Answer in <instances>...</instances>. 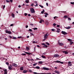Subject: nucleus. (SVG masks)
<instances>
[{
	"label": "nucleus",
	"mask_w": 74,
	"mask_h": 74,
	"mask_svg": "<svg viewBox=\"0 0 74 74\" xmlns=\"http://www.w3.org/2000/svg\"><path fill=\"white\" fill-rule=\"evenodd\" d=\"M41 57L42 58H43L44 59H45V58H46V57H45V56L43 55Z\"/></svg>",
	"instance_id": "20"
},
{
	"label": "nucleus",
	"mask_w": 74,
	"mask_h": 74,
	"mask_svg": "<svg viewBox=\"0 0 74 74\" xmlns=\"http://www.w3.org/2000/svg\"><path fill=\"white\" fill-rule=\"evenodd\" d=\"M32 43H33V44H35V43H36V42L35 41H33L32 42Z\"/></svg>",
	"instance_id": "51"
},
{
	"label": "nucleus",
	"mask_w": 74,
	"mask_h": 74,
	"mask_svg": "<svg viewBox=\"0 0 74 74\" xmlns=\"http://www.w3.org/2000/svg\"><path fill=\"white\" fill-rule=\"evenodd\" d=\"M30 34H31V35H32V36H34V34H33L32 33H30Z\"/></svg>",
	"instance_id": "60"
},
{
	"label": "nucleus",
	"mask_w": 74,
	"mask_h": 74,
	"mask_svg": "<svg viewBox=\"0 0 74 74\" xmlns=\"http://www.w3.org/2000/svg\"><path fill=\"white\" fill-rule=\"evenodd\" d=\"M33 5H34V4L33 3H32L31 4V6H33Z\"/></svg>",
	"instance_id": "56"
},
{
	"label": "nucleus",
	"mask_w": 74,
	"mask_h": 74,
	"mask_svg": "<svg viewBox=\"0 0 74 74\" xmlns=\"http://www.w3.org/2000/svg\"><path fill=\"white\" fill-rule=\"evenodd\" d=\"M63 18H68V16L67 15L64 16Z\"/></svg>",
	"instance_id": "19"
},
{
	"label": "nucleus",
	"mask_w": 74,
	"mask_h": 74,
	"mask_svg": "<svg viewBox=\"0 0 74 74\" xmlns=\"http://www.w3.org/2000/svg\"><path fill=\"white\" fill-rule=\"evenodd\" d=\"M60 29H57V30L56 31V32H57V33H60Z\"/></svg>",
	"instance_id": "14"
},
{
	"label": "nucleus",
	"mask_w": 74,
	"mask_h": 74,
	"mask_svg": "<svg viewBox=\"0 0 74 74\" xmlns=\"http://www.w3.org/2000/svg\"><path fill=\"white\" fill-rule=\"evenodd\" d=\"M15 63L12 64V66H14H14H15Z\"/></svg>",
	"instance_id": "45"
},
{
	"label": "nucleus",
	"mask_w": 74,
	"mask_h": 74,
	"mask_svg": "<svg viewBox=\"0 0 74 74\" xmlns=\"http://www.w3.org/2000/svg\"><path fill=\"white\" fill-rule=\"evenodd\" d=\"M37 64V63H36L33 64V66H36Z\"/></svg>",
	"instance_id": "22"
},
{
	"label": "nucleus",
	"mask_w": 74,
	"mask_h": 74,
	"mask_svg": "<svg viewBox=\"0 0 74 74\" xmlns=\"http://www.w3.org/2000/svg\"><path fill=\"white\" fill-rule=\"evenodd\" d=\"M25 53H26V54H27V55H30V54H31L32 53H29V52H26L25 51H23Z\"/></svg>",
	"instance_id": "13"
},
{
	"label": "nucleus",
	"mask_w": 74,
	"mask_h": 74,
	"mask_svg": "<svg viewBox=\"0 0 74 74\" xmlns=\"http://www.w3.org/2000/svg\"><path fill=\"white\" fill-rule=\"evenodd\" d=\"M3 71L4 72V74H7V70L6 69H5L3 70Z\"/></svg>",
	"instance_id": "8"
},
{
	"label": "nucleus",
	"mask_w": 74,
	"mask_h": 74,
	"mask_svg": "<svg viewBox=\"0 0 74 74\" xmlns=\"http://www.w3.org/2000/svg\"><path fill=\"white\" fill-rule=\"evenodd\" d=\"M13 68L12 66L11 65H10L8 66V69L9 70H12Z\"/></svg>",
	"instance_id": "3"
},
{
	"label": "nucleus",
	"mask_w": 74,
	"mask_h": 74,
	"mask_svg": "<svg viewBox=\"0 0 74 74\" xmlns=\"http://www.w3.org/2000/svg\"><path fill=\"white\" fill-rule=\"evenodd\" d=\"M30 10L31 13H32V14H34V13H35V11L33 8H31L30 9Z\"/></svg>",
	"instance_id": "1"
},
{
	"label": "nucleus",
	"mask_w": 74,
	"mask_h": 74,
	"mask_svg": "<svg viewBox=\"0 0 74 74\" xmlns=\"http://www.w3.org/2000/svg\"><path fill=\"white\" fill-rule=\"evenodd\" d=\"M8 32H9L8 31L6 30L5 31V33H8Z\"/></svg>",
	"instance_id": "37"
},
{
	"label": "nucleus",
	"mask_w": 74,
	"mask_h": 74,
	"mask_svg": "<svg viewBox=\"0 0 74 74\" xmlns=\"http://www.w3.org/2000/svg\"><path fill=\"white\" fill-rule=\"evenodd\" d=\"M29 72L32 73V70H29Z\"/></svg>",
	"instance_id": "39"
},
{
	"label": "nucleus",
	"mask_w": 74,
	"mask_h": 74,
	"mask_svg": "<svg viewBox=\"0 0 74 74\" xmlns=\"http://www.w3.org/2000/svg\"><path fill=\"white\" fill-rule=\"evenodd\" d=\"M38 63H39V64H42V61H39L38 62Z\"/></svg>",
	"instance_id": "25"
},
{
	"label": "nucleus",
	"mask_w": 74,
	"mask_h": 74,
	"mask_svg": "<svg viewBox=\"0 0 74 74\" xmlns=\"http://www.w3.org/2000/svg\"><path fill=\"white\" fill-rule=\"evenodd\" d=\"M57 27H60V25H58L57 26Z\"/></svg>",
	"instance_id": "52"
},
{
	"label": "nucleus",
	"mask_w": 74,
	"mask_h": 74,
	"mask_svg": "<svg viewBox=\"0 0 74 74\" xmlns=\"http://www.w3.org/2000/svg\"><path fill=\"white\" fill-rule=\"evenodd\" d=\"M42 45L45 46H44V48H47V47H48V46L46 44H44V43H42Z\"/></svg>",
	"instance_id": "7"
},
{
	"label": "nucleus",
	"mask_w": 74,
	"mask_h": 74,
	"mask_svg": "<svg viewBox=\"0 0 74 74\" xmlns=\"http://www.w3.org/2000/svg\"><path fill=\"white\" fill-rule=\"evenodd\" d=\"M61 33H62V34H64V35L67 34V33L66 32L64 31H62Z\"/></svg>",
	"instance_id": "6"
},
{
	"label": "nucleus",
	"mask_w": 74,
	"mask_h": 74,
	"mask_svg": "<svg viewBox=\"0 0 74 74\" xmlns=\"http://www.w3.org/2000/svg\"><path fill=\"white\" fill-rule=\"evenodd\" d=\"M62 52H63V53H65V55L66 54H68V53H69V52H67V51H62Z\"/></svg>",
	"instance_id": "11"
},
{
	"label": "nucleus",
	"mask_w": 74,
	"mask_h": 74,
	"mask_svg": "<svg viewBox=\"0 0 74 74\" xmlns=\"http://www.w3.org/2000/svg\"><path fill=\"white\" fill-rule=\"evenodd\" d=\"M54 30H55L53 29H51V31H52V32H54Z\"/></svg>",
	"instance_id": "58"
},
{
	"label": "nucleus",
	"mask_w": 74,
	"mask_h": 74,
	"mask_svg": "<svg viewBox=\"0 0 74 74\" xmlns=\"http://www.w3.org/2000/svg\"><path fill=\"white\" fill-rule=\"evenodd\" d=\"M14 25L13 24H12L10 25V26H13V25Z\"/></svg>",
	"instance_id": "59"
},
{
	"label": "nucleus",
	"mask_w": 74,
	"mask_h": 74,
	"mask_svg": "<svg viewBox=\"0 0 74 74\" xmlns=\"http://www.w3.org/2000/svg\"><path fill=\"white\" fill-rule=\"evenodd\" d=\"M18 38H22V36H18Z\"/></svg>",
	"instance_id": "49"
},
{
	"label": "nucleus",
	"mask_w": 74,
	"mask_h": 74,
	"mask_svg": "<svg viewBox=\"0 0 74 74\" xmlns=\"http://www.w3.org/2000/svg\"><path fill=\"white\" fill-rule=\"evenodd\" d=\"M53 26H56V23H54L53 24Z\"/></svg>",
	"instance_id": "42"
},
{
	"label": "nucleus",
	"mask_w": 74,
	"mask_h": 74,
	"mask_svg": "<svg viewBox=\"0 0 74 74\" xmlns=\"http://www.w3.org/2000/svg\"><path fill=\"white\" fill-rule=\"evenodd\" d=\"M24 15L25 16H27V13H25Z\"/></svg>",
	"instance_id": "41"
},
{
	"label": "nucleus",
	"mask_w": 74,
	"mask_h": 74,
	"mask_svg": "<svg viewBox=\"0 0 74 74\" xmlns=\"http://www.w3.org/2000/svg\"><path fill=\"white\" fill-rule=\"evenodd\" d=\"M17 64H15L14 65V67H17Z\"/></svg>",
	"instance_id": "43"
},
{
	"label": "nucleus",
	"mask_w": 74,
	"mask_h": 74,
	"mask_svg": "<svg viewBox=\"0 0 74 74\" xmlns=\"http://www.w3.org/2000/svg\"><path fill=\"white\" fill-rule=\"evenodd\" d=\"M39 23H42V21L41 20V19H40V21L39 22Z\"/></svg>",
	"instance_id": "36"
},
{
	"label": "nucleus",
	"mask_w": 74,
	"mask_h": 74,
	"mask_svg": "<svg viewBox=\"0 0 74 74\" xmlns=\"http://www.w3.org/2000/svg\"><path fill=\"white\" fill-rule=\"evenodd\" d=\"M25 1L26 3H29V0H26Z\"/></svg>",
	"instance_id": "24"
},
{
	"label": "nucleus",
	"mask_w": 74,
	"mask_h": 74,
	"mask_svg": "<svg viewBox=\"0 0 74 74\" xmlns=\"http://www.w3.org/2000/svg\"><path fill=\"white\" fill-rule=\"evenodd\" d=\"M54 72L56 73L57 74H60V72H59V71H57L56 70V71H55Z\"/></svg>",
	"instance_id": "12"
},
{
	"label": "nucleus",
	"mask_w": 74,
	"mask_h": 74,
	"mask_svg": "<svg viewBox=\"0 0 74 74\" xmlns=\"http://www.w3.org/2000/svg\"><path fill=\"white\" fill-rule=\"evenodd\" d=\"M59 45H60V46H64V44L62 43H61L59 44Z\"/></svg>",
	"instance_id": "16"
},
{
	"label": "nucleus",
	"mask_w": 74,
	"mask_h": 74,
	"mask_svg": "<svg viewBox=\"0 0 74 74\" xmlns=\"http://www.w3.org/2000/svg\"><path fill=\"white\" fill-rule=\"evenodd\" d=\"M71 4H73V5H74V2H71Z\"/></svg>",
	"instance_id": "35"
},
{
	"label": "nucleus",
	"mask_w": 74,
	"mask_h": 74,
	"mask_svg": "<svg viewBox=\"0 0 74 74\" xmlns=\"http://www.w3.org/2000/svg\"><path fill=\"white\" fill-rule=\"evenodd\" d=\"M35 7H37L38 6V4L37 3H36V5H35Z\"/></svg>",
	"instance_id": "55"
},
{
	"label": "nucleus",
	"mask_w": 74,
	"mask_h": 74,
	"mask_svg": "<svg viewBox=\"0 0 74 74\" xmlns=\"http://www.w3.org/2000/svg\"><path fill=\"white\" fill-rule=\"evenodd\" d=\"M41 20L42 21V22H44V21L42 19H41Z\"/></svg>",
	"instance_id": "54"
},
{
	"label": "nucleus",
	"mask_w": 74,
	"mask_h": 74,
	"mask_svg": "<svg viewBox=\"0 0 74 74\" xmlns=\"http://www.w3.org/2000/svg\"><path fill=\"white\" fill-rule=\"evenodd\" d=\"M39 6L40 7H41V8H44V6H42L41 5H39Z\"/></svg>",
	"instance_id": "32"
},
{
	"label": "nucleus",
	"mask_w": 74,
	"mask_h": 74,
	"mask_svg": "<svg viewBox=\"0 0 74 74\" xmlns=\"http://www.w3.org/2000/svg\"><path fill=\"white\" fill-rule=\"evenodd\" d=\"M48 36H49V34L48 33H47L45 35L44 37H45V38H47Z\"/></svg>",
	"instance_id": "5"
},
{
	"label": "nucleus",
	"mask_w": 74,
	"mask_h": 74,
	"mask_svg": "<svg viewBox=\"0 0 74 74\" xmlns=\"http://www.w3.org/2000/svg\"><path fill=\"white\" fill-rule=\"evenodd\" d=\"M59 56V55L58 54H55L54 56V57L55 58H58Z\"/></svg>",
	"instance_id": "9"
},
{
	"label": "nucleus",
	"mask_w": 74,
	"mask_h": 74,
	"mask_svg": "<svg viewBox=\"0 0 74 74\" xmlns=\"http://www.w3.org/2000/svg\"><path fill=\"white\" fill-rule=\"evenodd\" d=\"M45 39H44L43 40V41H45V40H46V39H47V38H45V37H44Z\"/></svg>",
	"instance_id": "46"
},
{
	"label": "nucleus",
	"mask_w": 74,
	"mask_h": 74,
	"mask_svg": "<svg viewBox=\"0 0 74 74\" xmlns=\"http://www.w3.org/2000/svg\"><path fill=\"white\" fill-rule=\"evenodd\" d=\"M33 68H35V69H40V68L39 67V66H36L35 67H33Z\"/></svg>",
	"instance_id": "10"
},
{
	"label": "nucleus",
	"mask_w": 74,
	"mask_h": 74,
	"mask_svg": "<svg viewBox=\"0 0 74 74\" xmlns=\"http://www.w3.org/2000/svg\"><path fill=\"white\" fill-rule=\"evenodd\" d=\"M6 2H8V3H10V1L8 0H6Z\"/></svg>",
	"instance_id": "47"
},
{
	"label": "nucleus",
	"mask_w": 74,
	"mask_h": 74,
	"mask_svg": "<svg viewBox=\"0 0 74 74\" xmlns=\"http://www.w3.org/2000/svg\"><path fill=\"white\" fill-rule=\"evenodd\" d=\"M20 70H23V67H21L20 68Z\"/></svg>",
	"instance_id": "21"
},
{
	"label": "nucleus",
	"mask_w": 74,
	"mask_h": 74,
	"mask_svg": "<svg viewBox=\"0 0 74 74\" xmlns=\"http://www.w3.org/2000/svg\"><path fill=\"white\" fill-rule=\"evenodd\" d=\"M26 27V28H27V27H28V25H26V27Z\"/></svg>",
	"instance_id": "63"
},
{
	"label": "nucleus",
	"mask_w": 74,
	"mask_h": 74,
	"mask_svg": "<svg viewBox=\"0 0 74 74\" xmlns=\"http://www.w3.org/2000/svg\"><path fill=\"white\" fill-rule=\"evenodd\" d=\"M23 72V73H27V70H24Z\"/></svg>",
	"instance_id": "15"
},
{
	"label": "nucleus",
	"mask_w": 74,
	"mask_h": 74,
	"mask_svg": "<svg viewBox=\"0 0 74 74\" xmlns=\"http://www.w3.org/2000/svg\"><path fill=\"white\" fill-rule=\"evenodd\" d=\"M12 16L13 18H14V17H15V15H14V13L12 14Z\"/></svg>",
	"instance_id": "18"
},
{
	"label": "nucleus",
	"mask_w": 74,
	"mask_h": 74,
	"mask_svg": "<svg viewBox=\"0 0 74 74\" xmlns=\"http://www.w3.org/2000/svg\"><path fill=\"white\" fill-rule=\"evenodd\" d=\"M65 29H70V28H71V27H65Z\"/></svg>",
	"instance_id": "17"
},
{
	"label": "nucleus",
	"mask_w": 74,
	"mask_h": 74,
	"mask_svg": "<svg viewBox=\"0 0 74 74\" xmlns=\"http://www.w3.org/2000/svg\"><path fill=\"white\" fill-rule=\"evenodd\" d=\"M41 69L42 70H49V68L45 67H43L42 68H41Z\"/></svg>",
	"instance_id": "2"
},
{
	"label": "nucleus",
	"mask_w": 74,
	"mask_h": 74,
	"mask_svg": "<svg viewBox=\"0 0 74 74\" xmlns=\"http://www.w3.org/2000/svg\"><path fill=\"white\" fill-rule=\"evenodd\" d=\"M44 12H43V11H42V12H41V14H44Z\"/></svg>",
	"instance_id": "64"
},
{
	"label": "nucleus",
	"mask_w": 74,
	"mask_h": 74,
	"mask_svg": "<svg viewBox=\"0 0 74 74\" xmlns=\"http://www.w3.org/2000/svg\"><path fill=\"white\" fill-rule=\"evenodd\" d=\"M6 64H7L8 66L9 65V63L8 62H6Z\"/></svg>",
	"instance_id": "33"
},
{
	"label": "nucleus",
	"mask_w": 74,
	"mask_h": 74,
	"mask_svg": "<svg viewBox=\"0 0 74 74\" xmlns=\"http://www.w3.org/2000/svg\"><path fill=\"white\" fill-rule=\"evenodd\" d=\"M33 73H34V74H37V73L36 72H33Z\"/></svg>",
	"instance_id": "57"
},
{
	"label": "nucleus",
	"mask_w": 74,
	"mask_h": 74,
	"mask_svg": "<svg viewBox=\"0 0 74 74\" xmlns=\"http://www.w3.org/2000/svg\"><path fill=\"white\" fill-rule=\"evenodd\" d=\"M29 30L30 32H32V30L31 29H29Z\"/></svg>",
	"instance_id": "44"
},
{
	"label": "nucleus",
	"mask_w": 74,
	"mask_h": 74,
	"mask_svg": "<svg viewBox=\"0 0 74 74\" xmlns=\"http://www.w3.org/2000/svg\"><path fill=\"white\" fill-rule=\"evenodd\" d=\"M8 34H11V31H8Z\"/></svg>",
	"instance_id": "34"
},
{
	"label": "nucleus",
	"mask_w": 74,
	"mask_h": 74,
	"mask_svg": "<svg viewBox=\"0 0 74 74\" xmlns=\"http://www.w3.org/2000/svg\"><path fill=\"white\" fill-rule=\"evenodd\" d=\"M68 41H71V39H68Z\"/></svg>",
	"instance_id": "48"
},
{
	"label": "nucleus",
	"mask_w": 74,
	"mask_h": 74,
	"mask_svg": "<svg viewBox=\"0 0 74 74\" xmlns=\"http://www.w3.org/2000/svg\"><path fill=\"white\" fill-rule=\"evenodd\" d=\"M54 62H56V63H61V64H63V62H62L60 61L57 60Z\"/></svg>",
	"instance_id": "4"
},
{
	"label": "nucleus",
	"mask_w": 74,
	"mask_h": 74,
	"mask_svg": "<svg viewBox=\"0 0 74 74\" xmlns=\"http://www.w3.org/2000/svg\"><path fill=\"white\" fill-rule=\"evenodd\" d=\"M33 29L34 30H37L38 29L37 28H33Z\"/></svg>",
	"instance_id": "30"
},
{
	"label": "nucleus",
	"mask_w": 74,
	"mask_h": 74,
	"mask_svg": "<svg viewBox=\"0 0 74 74\" xmlns=\"http://www.w3.org/2000/svg\"><path fill=\"white\" fill-rule=\"evenodd\" d=\"M73 42L71 41L70 42V44H71V45H72V44H73Z\"/></svg>",
	"instance_id": "28"
},
{
	"label": "nucleus",
	"mask_w": 74,
	"mask_h": 74,
	"mask_svg": "<svg viewBox=\"0 0 74 74\" xmlns=\"http://www.w3.org/2000/svg\"><path fill=\"white\" fill-rule=\"evenodd\" d=\"M26 49L27 50H29V49H30L29 47H26Z\"/></svg>",
	"instance_id": "23"
},
{
	"label": "nucleus",
	"mask_w": 74,
	"mask_h": 74,
	"mask_svg": "<svg viewBox=\"0 0 74 74\" xmlns=\"http://www.w3.org/2000/svg\"><path fill=\"white\" fill-rule=\"evenodd\" d=\"M46 44H47L48 45H50V44L48 42H46Z\"/></svg>",
	"instance_id": "29"
},
{
	"label": "nucleus",
	"mask_w": 74,
	"mask_h": 74,
	"mask_svg": "<svg viewBox=\"0 0 74 74\" xmlns=\"http://www.w3.org/2000/svg\"><path fill=\"white\" fill-rule=\"evenodd\" d=\"M56 18H57V16H56L55 17H53V18H54V19H56Z\"/></svg>",
	"instance_id": "50"
},
{
	"label": "nucleus",
	"mask_w": 74,
	"mask_h": 74,
	"mask_svg": "<svg viewBox=\"0 0 74 74\" xmlns=\"http://www.w3.org/2000/svg\"><path fill=\"white\" fill-rule=\"evenodd\" d=\"M5 5H4L3 7V9H4L5 8Z\"/></svg>",
	"instance_id": "53"
},
{
	"label": "nucleus",
	"mask_w": 74,
	"mask_h": 74,
	"mask_svg": "<svg viewBox=\"0 0 74 74\" xmlns=\"http://www.w3.org/2000/svg\"><path fill=\"white\" fill-rule=\"evenodd\" d=\"M13 39H16V37H14L12 38Z\"/></svg>",
	"instance_id": "31"
},
{
	"label": "nucleus",
	"mask_w": 74,
	"mask_h": 74,
	"mask_svg": "<svg viewBox=\"0 0 74 74\" xmlns=\"http://www.w3.org/2000/svg\"><path fill=\"white\" fill-rule=\"evenodd\" d=\"M68 20H69V21H71V18H70L69 17L68 18Z\"/></svg>",
	"instance_id": "40"
},
{
	"label": "nucleus",
	"mask_w": 74,
	"mask_h": 74,
	"mask_svg": "<svg viewBox=\"0 0 74 74\" xmlns=\"http://www.w3.org/2000/svg\"><path fill=\"white\" fill-rule=\"evenodd\" d=\"M21 55H23V56H25V55H26V54L25 53H22L21 54Z\"/></svg>",
	"instance_id": "38"
},
{
	"label": "nucleus",
	"mask_w": 74,
	"mask_h": 74,
	"mask_svg": "<svg viewBox=\"0 0 74 74\" xmlns=\"http://www.w3.org/2000/svg\"><path fill=\"white\" fill-rule=\"evenodd\" d=\"M46 4L47 5V6H48V3H47Z\"/></svg>",
	"instance_id": "62"
},
{
	"label": "nucleus",
	"mask_w": 74,
	"mask_h": 74,
	"mask_svg": "<svg viewBox=\"0 0 74 74\" xmlns=\"http://www.w3.org/2000/svg\"><path fill=\"white\" fill-rule=\"evenodd\" d=\"M10 1L11 3H12V1H13L12 0H10Z\"/></svg>",
	"instance_id": "61"
},
{
	"label": "nucleus",
	"mask_w": 74,
	"mask_h": 74,
	"mask_svg": "<svg viewBox=\"0 0 74 74\" xmlns=\"http://www.w3.org/2000/svg\"><path fill=\"white\" fill-rule=\"evenodd\" d=\"M71 64V62L70 61H69L68 62V64Z\"/></svg>",
	"instance_id": "27"
},
{
	"label": "nucleus",
	"mask_w": 74,
	"mask_h": 74,
	"mask_svg": "<svg viewBox=\"0 0 74 74\" xmlns=\"http://www.w3.org/2000/svg\"><path fill=\"white\" fill-rule=\"evenodd\" d=\"M68 66H72V64H68Z\"/></svg>",
	"instance_id": "26"
}]
</instances>
